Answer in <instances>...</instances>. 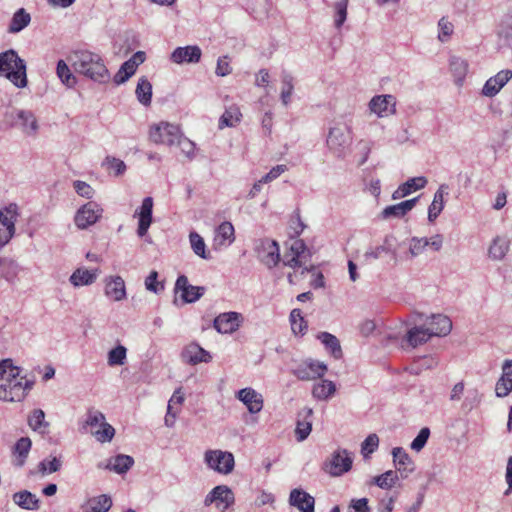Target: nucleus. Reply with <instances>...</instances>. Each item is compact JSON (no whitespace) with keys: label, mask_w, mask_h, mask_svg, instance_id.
<instances>
[{"label":"nucleus","mask_w":512,"mask_h":512,"mask_svg":"<svg viewBox=\"0 0 512 512\" xmlns=\"http://www.w3.org/2000/svg\"><path fill=\"white\" fill-rule=\"evenodd\" d=\"M19 374V368L13 366L10 359L0 362V400L16 402L25 398L33 382Z\"/></svg>","instance_id":"nucleus-1"},{"label":"nucleus","mask_w":512,"mask_h":512,"mask_svg":"<svg viewBox=\"0 0 512 512\" xmlns=\"http://www.w3.org/2000/svg\"><path fill=\"white\" fill-rule=\"evenodd\" d=\"M69 61L78 74L95 82H105L109 79V71L102 57L89 50H76L69 56Z\"/></svg>","instance_id":"nucleus-2"},{"label":"nucleus","mask_w":512,"mask_h":512,"mask_svg":"<svg viewBox=\"0 0 512 512\" xmlns=\"http://www.w3.org/2000/svg\"><path fill=\"white\" fill-rule=\"evenodd\" d=\"M0 76L18 88L27 86L26 63L15 50L9 49L0 53Z\"/></svg>","instance_id":"nucleus-3"},{"label":"nucleus","mask_w":512,"mask_h":512,"mask_svg":"<svg viewBox=\"0 0 512 512\" xmlns=\"http://www.w3.org/2000/svg\"><path fill=\"white\" fill-rule=\"evenodd\" d=\"M351 134V128L344 122L335 123L329 128L326 144L335 157L343 159L347 156L352 143Z\"/></svg>","instance_id":"nucleus-4"},{"label":"nucleus","mask_w":512,"mask_h":512,"mask_svg":"<svg viewBox=\"0 0 512 512\" xmlns=\"http://www.w3.org/2000/svg\"><path fill=\"white\" fill-rule=\"evenodd\" d=\"M5 117L12 126L20 128L28 136H35L39 130L37 118L30 110L14 108L6 112Z\"/></svg>","instance_id":"nucleus-5"},{"label":"nucleus","mask_w":512,"mask_h":512,"mask_svg":"<svg viewBox=\"0 0 512 512\" xmlns=\"http://www.w3.org/2000/svg\"><path fill=\"white\" fill-rule=\"evenodd\" d=\"M352 464L351 453L346 449L338 448L326 459L323 470L332 477H339L349 472Z\"/></svg>","instance_id":"nucleus-6"},{"label":"nucleus","mask_w":512,"mask_h":512,"mask_svg":"<svg viewBox=\"0 0 512 512\" xmlns=\"http://www.w3.org/2000/svg\"><path fill=\"white\" fill-rule=\"evenodd\" d=\"M310 259V252L308 251L306 244L301 239L294 240L289 248V251L284 254L283 264L290 268L302 267L303 271H311L313 266L308 267L307 262Z\"/></svg>","instance_id":"nucleus-7"},{"label":"nucleus","mask_w":512,"mask_h":512,"mask_svg":"<svg viewBox=\"0 0 512 512\" xmlns=\"http://www.w3.org/2000/svg\"><path fill=\"white\" fill-rule=\"evenodd\" d=\"M205 464L219 474H230L235 466L234 455L228 451L207 450L204 454Z\"/></svg>","instance_id":"nucleus-8"},{"label":"nucleus","mask_w":512,"mask_h":512,"mask_svg":"<svg viewBox=\"0 0 512 512\" xmlns=\"http://www.w3.org/2000/svg\"><path fill=\"white\" fill-rule=\"evenodd\" d=\"M182 131L178 125L169 122H160L153 125L149 131V138L156 144L174 146L181 137Z\"/></svg>","instance_id":"nucleus-9"},{"label":"nucleus","mask_w":512,"mask_h":512,"mask_svg":"<svg viewBox=\"0 0 512 512\" xmlns=\"http://www.w3.org/2000/svg\"><path fill=\"white\" fill-rule=\"evenodd\" d=\"M257 258L269 269L275 267L280 261L278 243L274 240L265 238L260 239L255 244Z\"/></svg>","instance_id":"nucleus-10"},{"label":"nucleus","mask_w":512,"mask_h":512,"mask_svg":"<svg viewBox=\"0 0 512 512\" xmlns=\"http://www.w3.org/2000/svg\"><path fill=\"white\" fill-rule=\"evenodd\" d=\"M235 502V496L233 491L226 485H218L214 487L205 497L204 505L210 506L215 504V507L225 512Z\"/></svg>","instance_id":"nucleus-11"},{"label":"nucleus","mask_w":512,"mask_h":512,"mask_svg":"<svg viewBox=\"0 0 512 512\" xmlns=\"http://www.w3.org/2000/svg\"><path fill=\"white\" fill-rule=\"evenodd\" d=\"M102 213L103 209L99 204L89 201L77 210L74 223L79 229H86L94 225L102 217Z\"/></svg>","instance_id":"nucleus-12"},{"label":"nucleus","mask_w":512,"mask_h":512,"mask_svg":"<svg viewBox=\"0 0 512 512\" xmlns=\"http://www.w3.org/2000/svg\"><path fill=\"white\" fill-rule=\"evenodd\" d=\"M17 205L10 204L0 211V248L5 246L15 233Z\"/></svg>","instance_id":"nucleus-13"},{"label":"nucleus","mask_w":512,"mask_h":512,"mask_svg":"<svg viewBox=\"0 0 512 512\" xmlns=\"http://www.w3.org/2000/svg\"><path fill=\"white\" fill-rule=\"evenodd\" d=\"M174 291L176 294H180L183 303L186 304L200 299L205 292V288L189 284L188 278L185 275H180L176 280Z\"/></svg>","instance_id":"nucleus-14"},{"label":"nucleus","mask_w":512,"mask_h":512,"mask_svg":"<svg viewBox=\"0 0 512 512\" xmlns=\"http://www.w3.org/2000/svg\"><path fill=\"white\" fill-rule=\"evenodd\" d=\"M326 371L327 366L324 363L309 360L299 364L292 373L299 380L309 381L322 377Z\"/></svg>","instance_id":"nucleus-15"},{"label":"nucleus","mask_w":512,"mask_h":512,"mask_svg":"<svg viewBox=\"0 0 512 512\" xmlns=\"http://www.w3.org/2000/svg\"><path fill=\"white\" fill-rule=\"evenodd\" d=\"M442 246L443 237L440 234H436L431 238L412 237L409 240V253L414 258L421 255L427 247H430L433 251H440Z\"/></svg>","instance_id":"nucleus-16"},{"label":"nucleus","mask_w":512,"mask_h":512,"mask_svg":"<svg viewBox=\"0 0 512 512\" xmlns=\"http://www.w3.org/2000/svg\"><path fill=\"white\" fill-rule=\"evenodd\" d=\"M104 294L110 300L120 302L126 299V286L121 276H107L104 279Z\"/></svg>","instance_id":"nucleus-17"},{"label":"nucleus","mask_w":512,"mask_h":512,"mask_svg":"<svg viewBox=\"0 0 512 512\" xmlns=\"http://www.w3.org/2000/svg\"><path fill=\"white\" fill-rule=\"evenodd\" d=\"M202 51L197 45H188L185 47H177L170 56L173 63L176 64H196L200 61Z\"/></svg>","instance_id":"nucleus-18"},{"label":"nucleus","mask_w":512,"mask_h":512,"mask_svg":"<svg viewBox=\"0 0 512 512\" xmlns=\"http://www.w3.org/2000/svg\"><path fill=\"white\" fill-rule=\"evenodd\" d=\"M153 199L146 197L143 199L139 209L134 213V217L138 218L137 234L143 237L147 234L148 229L152 223Z\"/></svg>","instance_id":"nucleus-19"},{"label":"nucleus","mask_w":512,"mask_h":512,"mask_svg":"<svg viewBox=\"0 0 512 512\" xmlns=\"http://www.w3.org/2000/svg\"><path fill=\"white\" fill-rule=\"evenodd\" d=\"M236 398L246 406L251 414H257L263 409V396L251 387L239 390L236 393Z\"/></svg>","instance_id":"nucleus-20"},{"label":"nucleus","mask_w":512,"mask_h":512,"mask_svg":"<svg viewBox=\"0 0 512 512\" xmlns=\"http://www.w3.org/2000/svg\"><path fill=\"white\" fill-rule=\"evenodd\" d=\"M511 78L512 70L504 69L499 71L485 82L482 88V95L490 98L496 96Z\"/></svg>","instance_id":"nucleus-21"},{"label":"nucleus","mask_w":512,"mask_h":512,"mask_svg":"<svg viewBox=\"0 0 512 512\" xmlns=\"http://www.w3.org/2000/svg\"><path fill=\"white\" fill-rule=\"evenodd\" d=\"M396 100L393 95H377L369 102V109L378 117H387L395 113Z\"/></svg>","instance_id":"nucleus-22"},{"label":"nucleus","mask_w":512,"mask_h":512,"mask_svg":"<svg viewBox=\"0 0 512 512\" xmlns=\"http://www.w3.org/2000/svg\"><path fill=\"white\" fill-rule=\"evenodd\" d=\"M242 319L238 312L221 313L214 320V328L219 333H233L240 327Z\"/></svg>","instance_id":"nucleus-23"},{"label":"nucleus","mask_w":512,"mask_h":512,"mask_svg":"<svg viewBox=\"0 0 512 512\" xmlns=\"http://www.w3.org/2000/svg\"><path fill=\"white\" fill-rule=\"evenodd\" d=\"M181 357L184 362L190 365L209 363L212 359L211 354L195 342L188 344L183 349Z\"/></svg>","instance_id":"nucleus-24"},{"label":"nucleus","mask_w":512,"mask_h":512,"mask_svg":"<svg viewBox=\"0 0 512 512\" xmlns=\"http://www.w3.org/2000/svg\"><path fill=\"white\" fill-rule=\"evenodd\" d=\"M393 461L402 478H407L415 469V465L408 453L401 447L392 450Z\"/></svg>","instance_id":"nucleus-25"},{"label":"nucleus","mask_w":512,"mask_h":512,"mask_svg":"<svg viewBox=\"0 0 512 512\" xmlns=\"http://www.w3.org/2000/svg\"><path fill=\"white\" fill-rule=\"evenodd\" d=\"M234 240L235 235L233 225L230 222H223L217 227L215 231L213 247L216 250H220L232 244Z\"/></svg>","instance_id":"nucleus-26"},{"label":"nucleus","mask_w":512,"mask_h":512,"mask_svg":"<svg viewBox=\"0 0 512 512\" xmlns=\"http://www.w3.org/2000/svg\"><path fill=\"white\" fill-rule=\"evenodd\" d=\"M312 415H313V410H312V408H309V407H304L298 413L295 435H296V439L299 442L304 441L311 433V430H312L311 417H312Z\"/></svg>","instance_id":"nucleus-27"},{"label":"nucleus","mask_w":512,"mask_h":512,"mask_svg":"<svg viewBox=\"0 0 512 512\" xmlns=\"http://www.w3.org/2000/svg\"><path fill=\"white\" fill-rule=\"evenodd\" d=\"M512 391V360H505L502 366V375L496 383L497 397H506Z\"/></svg>","instance_id":"nucleus-28"},{"label":"nucleus","mask_w":512,"mask_h":512,"mask_svg":"<svg viewBox=\"0 0 512 512\" xmlns=\"http://www.w3.org/2000/svg\"><path fill=\"white\" fill-rule=\"evenodd\" d=\"M289 503L301 512H314V497L301 489L296 488L290 492Z\"/></svg>","instance_id":"nucleus-29"},{"label":"nucleus","mask_w":512,"mask_h":512,"mask_svg":"<svg viewBox=\"0 0 512 512\" xmlns=\"http://www.w3.org/2000/svg\"><path fill=\"white\" fill-rule=\"evenodd\" d=\"M427 184V179L424 176L414 177L408 179L401 184L392 194L393 200L404 198L411 194L413 191L424 188Z\"/></svg>","instance_id":"nucleus-30"},{"label":"nucleus","mask_w":512,"mask_h":512,"mask_svg":"<svg viewBox=\"0 0 512 512\" xmlns=\"http://www.w3.org/2000/svg\"><path fill=\"white\" fill-rule=\"evenodd\" d=\"M417 201L418 197L402 201L395 205L387 206L381 213L382 218H402L415 207Z\"/></svg>","instance_id":"nucleus-31"},{"label":"nucleus","mask_w":512,"mask_h":512,"mask_svg":"<svg viewBox=\"0 0 512 512\" xmlns=\"http://www.w3.org/2000/svg\"><path fill=\"white\" fill-rule=\"evenodd\" d=\"M99 274L98 269L88 270L86 268H77L69 277V282L74 287L88 286L93 284Z\"/></svg>","instance_id":"nucleus-32"},{"label":"nucleus","mask_w":512,"mask_h":512,"mask_svg":"<svg viewBox=\"0 0 512 512\" xmlns=\"http://www.w3.org/2000/svg\"><path fill=\"white\" fill-rule=\"evenodd\" d=\"M510 243L511 241L508 236H496L489 246V257L495 261L504 259L510 249Z\"/></svg>","instance_id":"nucleus-33"},{"label":"nucleus","mask_w":512,"mask_h":512,"mask_svg":"<svg viewBox=\"0 0 512 512\" xmlns=\"http://www.w3.org/2000/svg\"><path fill=\"white\" fill-rule=\"evenodd\" d=\"M428 325L433 336H446L452 330V321L448 316L442 314L432 315Z\"/></svg>","instance_id":"nucleus-34"},{"label":"nucleus","mask_w":512,"mask_h":512,"mask_svg":"<svg viewBox=\"0 0 512 512\" xmlns=\"http://www.w3.org/2000/svg\"><path fill=\"white\" fill-rule=\"evenodd\" d=\"M21 267L17 261L11 258H0V277L4 278L9 283H15Z\"/></svg>","instance_id":"nucleus-35"},{"label":"nucleus","mask_w":512,"mask_h":512,"mask_svg":"<svg viewBox=\"0 0 512 512\" xmlns=\"http://www.w3.org/2000/svg\"><path fill=\"white\" fill-rule=\"evenodd\" d=\"M448 185L441 184L435 192L433 201L428 208V220L434 222L444 208V196L448 194Z\"/></svg>","instance_id":"nucleus-36"},{"label":"nucleus","mask_w":512,"mask_h":512,"mask_svg":"<svg viewBox=\"0 0 512 512\" xmlns=\"http://www.w3.org/2000/svg\"><path fill=\"white\" fill-rule=\"evenodd\" d=\"M12 498L16 505L25 510H37L40 507V500L28 490L16 492Z\"/></svg>","instance_id":"nucleus-37"},{"label":"nucleus","mask_w":512,"mask_h":512,"mask_svg":"<svg viewBox=\"0 0 512 512\" xmlns=\"http://www.w3.org/2000/svg\"><path fill=\"white\" fill-rule=\"evenodd\" d=\"M432 336L433 335L429 331V328L425 326H418L407 332V341L410 346L417 347L426 343Z\"/></svg>","instance_id":"nucleus-38"},{"label":"nucleus","mask_w":512,"mask_h":512,"mask_svg":"<svg viewBox=\"0 0 512 512\" xmlns=\"http://www.w3.org/2000/svg\"><path fill=\"white\" fill-rule=\"evenodd\" d=\"M134 464V459L129 455L119 454L109 460L106 468L118 474L126 473Z\"/></svg>","instance_id":"nucleus-39"},{"label":"nucleus","mask_w":512,"mask_h":512,"mask_svg":"<svg viewBox=\"0 0 512 512\" xmlns=\"http://www.w3.org/2000/svg\"><path fill=\"white\" fill-rule=\"evenodd\" d=\"M30 21V14L27 13L25 9L20 8L14 13L8 27V32L12 34L18 33L27 27Z\"/></svg>","instance_id":"nucleus-40"},{"label":"nucleus","mask_w":512,"mask_h":512,"mask_svg":"<svg viewBox=\"0 0 512 512\" xmlns=\"http://www.w3.org/2000/svg\"><path fill=\"white\" fill-rule=\"evenodd\" d=\"M336 392V385L330 380H322L314 384L312 395L318 400H328Z\"/></svg>","instance_id":"nucleus-41"},{"label":"nucleus","mask_w":512,"mask_h":512,"mask_svg":"<svg viewBox=\"0 0 512 512\" xmlns=\"http://www.w3.org/2000/svg\"><path fill=\"white\" fill-rule=\"evenodd\" d=\"M317 338L322 342L326 349L330 351L334 358L339 359L342 357V349L336 336L328 332H321L318 334Z\"/></svg>","instance_id":"nucleus-42"},{"label":"nucleus","mask_w":512,"mask_h":512,"mask_svg":"<svg viewBox=\"0 0 512 512\" xmlns=\"http://www.w3.org/2000/svg\"><path fill=\"white\" fill-rule=\"evenodd\" d=\"M135 93L141 104L144 106H149L151 104L152 85L147 78L141 77L138 80Z\"/></svg>","instance_id":"nucleus-43"},{"label":"nucleus","mask_w":512,"mask_h":512,"mask_svg":"<svg viewBox=\"0 0 512 512\" xmlns=\"http://www.w3.org/2000/svg\"><path fill=\"white\" fill-rule=\"evenodd\" d=\"M56 73L60 81L68 88H73L77 79L71 72L70 68L64 60H59L57 63Z\"/></svg>","instance_id":"nucleus-44"},{"label":"nucleus","mask_w":512,"mask_h":512,"mask_svg":"<svg viewBox=\"0 0 512 512\" xmlns=\"http://www.w3.org/2000/svg\"><path fill=\"white\" fill-rule=\"evenodd\" d=\"M31 440L28 437L20 438L13 448V454L17 456V465L22 466L31 449Z\"/></svg>","instance_id":"nucleus-45"},{"label":"nucleus","mask_w":512,"mask_h":512,"mask_svg":"<svg viewBox=\"0 0 512 512\" xmlns=\"http://www.w3.org/2000/svg\"><path fill=\"white\" fill-rule=\"evenodd\" d=\"M189 240L191 248L197 256L205 260L211 258V255L206 251V244L204 239L198 233L191 232L189 235Z\"/></svg>","instance_id":"nucleus-46"},{"label":"nucleus","mask_w":512,"mask_h":512,"mask_svg":"<svg viewBox=\"0 0 512 512\" xmlns=\"http://www.w3.org/2000/svg\"><path fill=\"white\" fill-rule=\"evenodd\" d=\"M397 479V473L392 470H388L379 476L373 477L371 484H375L381 489H390L395 485Z\"/></svg>","instance_id":"nucleus-47"},{"label":"nucleus","mask_w":512,"mask_h":512,"mask_svg":"<svg viewBox=\"0 0 512 512\" xmlns=\"http://www.w3.org/2000/svg\"><path fill=\"white\" fill-rule=\"evenodd\" d=\"M349 0H337L334 3V26L340 29L347 19V7Z\"/></svg>","instance_id":"nucleus-48"},{"label":"nucleus","mask_w":512,"mask_h":512,"mask_svg":"<svg viewBox=\"0 0 512 512\" xmlns=\"http://www.w3.org/2000/svg\"><path fill=\"white\" fill-rule=\"evenodd\" d=\"M241 112L237 107H230L226 109L224 114L221 116L219 121V127H233L235 126L241 118Z\"/></svg>","instance_id":"nucleus-49"},{"label":"nucleus","mask_w":512,"mask_h":512,"mask_svg":"<svg viewBox=\"0 0 512 512\" xmlns=\"http://www.w3.org/2000/svg\"><path fill=\"white\" fill-rule=\"evenodd\" d=\"M450 69L457 81H462L468 70V63L465 59L457 56L450 58Z\"/></svg>","instance_id":"nucleus-50"},{"label":"nucleus","mask_w":512,"mask_h":512,"mask_svg":"<svg viewBox=\"0 0 512 512\" xmlns=\"http://www.w3.org/2000/svg\"><path fill=\"white\" fill-rule=\"evenodd\" d=\"M90 512H108L112 506V500L108 495H100L89 500Z\"/></svg>","instance_id":"nucleus-51"},{"label":"nucleus","mask_w":512,"mask_h":512,"mask_svg":"<svg viewBox=\"0 0 512 512\" xmlns=\"http://www.w3.org/2000/svg\"><path fill=\"white\" fill-rule=\"evenodd\" d=\"M136 69H137V67L132 62H130V60L128 59L121 65L120 69L115 74V76H114L115 83H117V84L125 83L132 75H134V73L136 72Z\"/></svg>","instance_id":"nucleus-52"},{"label":"nucleus","mask_w":512,"mask_h":512,"mask_svg":"<svg viewBox=\"0 0 512 512\" xmlns=\"http://www.w3.org/2000/svg\"><path fill=\"white\" fill-rule=\"evenodd\" d=\"M126 354H127V349L122 345H118L115 348L111 349L108 352V359H107L108 365L109 366L123 365L126 360Z\"/></svg>","instance_id":"nucleus-53"},{"label":"nucleus","mask_w":512,"mask_h":512,"mask_svg":"<svg viewBox=\"0 0 512 512\" xmlns=\"http://www.w3.org/2000/svg\"><path fill=\"white\" fill-rule=\"evenodd\" d=\"M28 425L34 431H41L42 428L46 429L49 423L45 421V413L42 409H35L28 418Z\"/></svg>","instance_id":"nucleus-54"},{"label":"nucleus","mask_w":512,"mask_h":512,"mask_svg":"<svg viewBox=\"0 0 512 512\" xmlns=\"http://www.w3.org/2000/svg\"><path fill=\"white\" fill-rule=\"evenodd\" d=\"M282 83H283V87H282V91H281V100H282V103L285 106H287L290 102L292 92L294 89L293 77L289 73L283 72Z\"/></svg>","instance_id":"nucleus-55"},{"label":"nucleus","mask_w":512,"mask_h":512,"mask_svg":"<svg viewBox=\"0 0 512 512\" xmlns=\"http://www.w3.org/2000/svg\"><path fill=\"white\" fill-rule=\"evenodd\" d=\"M92 433L99 442L105 443L110 442L113 439L115 435V429L112 425L105 422L102 423V425Z\"/></svg>","instance_id":"nucleus-56"},{"label":"nucleus","mask_w":512,"mask_h":512,"mask_svg":"<svg viewBox=\"0 0 512 512\" xmlns=\"http://www.w3.org/2000/svg\"><path fill=\"white\" fill-rule=\"evenodd\" d=\"M181 152L188 158L193 159L195 157V143L185 137L183 133L181 134V137H179L176 144Z\"/></svg>","instance_id":"nucleus-57"},{"label":"nucleus","mask_w":512,"mask_h":512,"mask_svg":"<svg viewBox=\"0 0 512 512\" xmlns=\"http://www.w3.org/2000/svg\"><path fill=\"white\" fill-rule=\"evenodd\" d=\"M429 436H430V429L428 427L422 428L420 430V432L418 433V435L412 441L411 449L416 452L421 451L425 447Z\"/></svg>","instance_id":"nucleus-58"},{"label":"nucleus","mask_w":512,"mask_h":512,"mask_svg":"<svg viewBox=\"0 0 512 512\" xmlns=\"http://www.w3.org/2000/svg\"><path fill=\"white\" fill-rule=\"evenodd\" d=\"M438 27H439L438 39L441 42H446L450 38V36L453 34V31H454L453 24L450 21H448L446 18L443 17L439 20Z\"/></svg>","instance_id":"nucleus-59"},{"label":"nucleus","mask_w":512,"mask_h":512,"mask_svg":"<svg viewBox=\"0 0 512 512\" xmlns=\"http://www.w3.org/2000/svg\"><path fill=\"white\" fill-rule=\"evenodd\" d=\"M379 445V438L376 434H370L361 445V452L364 457L373 453Z\"/></svg>","instance_id":"nucleus-60"},{"label":"nucleus","mask_w":512,"mask_h":512,"mask_svg":"<svg viewBox=\"0 0 512 512\" xmlns=\"http://www.w3.org/2000/svg\"><path fill=\"white\" fill-rule=\"evenodd\" d=\"M61 468V461L54 457L52 460H43L42 462H40L39 464V471L42 473V474H45V473H54V472H57L59 471Z\"/></svg>","instance_id":"nucleus-61"},{"label":"nucleus","mask_w":512,"mask_h":512,"mask_svg":"<svg viewBox=\"0 0 512 512\" xmlns=\"http://www.w3.org/2000/svg\"><path fill=\"white\" fill-rule=\"evenodd\" d=\"M104 165H107L109 169H113L115 176L122 175L126 170V165L122 160L111 156L106 157Z\"/></svg>","instance_id":"nucleus-62"},{"label":"nucleus","mask_w":512,"mask_h":512,"mask_svg":"<svg viewBox=\"0 0 512 512\" xmlns=\"http://www.w3.org/2000/svg\"><path fill=\"white\" fill-rule=\"evenodd\" d=\"M73 187H74L75 191L77 192V194L84 198L91 199L94 195L93 188L88 183H86L84 181H80V180L74 181Z\"/></svg>","instance_id":"nucleus-63"},{"label":"nucleus","mask_w":512,"mask_h":512,"mask_svg":"<svg viewBox=\"0 0 512 512\" xmlns=\"http://www.w3.org/2000/svg\"><path fill=\"white\" fill-rule=\"evenodd\" d=\"M158 273L156 271H151L148 277L145 280V287L147 290L159 293L164 289V286L157 281Z\"/></svg>","instance_id":"nucleus-64"}]
</instances>
